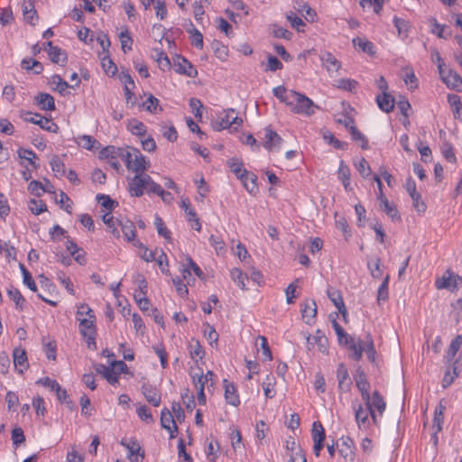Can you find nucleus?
<instances>
[{
	"label": "nucleus",
	"instance_id": "nucleus-1",
	"mask_svg": "<svg viewBox=\"0 0 462 462\" xmlns=\"http://www.w3.org/2000/svg\"><path fill=\"white\" fill-rule=\"evenodd\" d=\"M355 381L356 388L359 390L362 400L371 411V419L374 424L378 423L376 411L382 415L386 408V402L383 397L378 391H374L373 394L370 393V383L367 381L366 375L364 371L357 369L355 374Z\"/></svg>",
	"mask_w": 462,
	"mask_h": 462
},
{
	"label": "nucleus",
	"instance_id": "nucleus-2",
	"mask_svg": "<svg viewBox=\"0 0 462 462\" xmlns=\"http://www.w3.org/2000/svg\"><path fill=\"white\" fill-rule=\"evenodd\" d=\"M116 152L125 162L126 168L136 174L145 171L150 167V162L136 148L127 147L125 151Z\"/></svg>",
	"mask_w": 462,
	"mask_h": 462
},
{
	"label": "nucleus",
	"instance_id": "nucleus-3",
	"mask_svg": "<svg viewBox=\"0 0 462 462\" xmlns=\"http://www.w3.org/2000/svg\"><path fill=\"white\" fill-rule=\"evenodd\" d=\"M128 186L131 195L134 197H141L145 191L154 193L159 189V184L154 182L151 176L144 171L135 174L129 180Z\"/></svg>",
	"mask_w": 462,
	"mask_h": 462
},
{
	"label": "nucleus",
	"instance_id": "nucleus-4",
	"mask_svg": "<svg viewBox=\"0 0 462 462\" xmlns=\"http://www.w3.org/2000/svg\"><path fill=\"white\" fill-rule=\"evenodd\" d=\"M290 107L294 113L310 116L315 113L318 106H316L308 97L295 91V93L292 94V100Z\"/></svg>",
	"mask_w": 462,
	"mask_h": 462
},
{
	"label": "nucleus",
	"instance_id": "nucleus-5",
	"mask_svg": "<svg viewBox=\"0 0 462 462\" xmlns=\"http://www.w3.org/2000/svg\"><path fill=\"white\" fill-rule=\"evenodd\" d=\"M350 349L353 351L352 357L356 360H360L363 356V352L367 354V357L374 362L375 359V349L374 346V342L371 337L368 335L363 342L361 339L353 342L350 345Z\"/></svg>",
	"mask_w": 462,
	"mask_h": 462
},
{
	"label": "nucleus",
	"instance_id": "nucleus-6",
	"mask_svg": "<svg viewBox=\"0 0 462 462\" xmlns=\"http://www.w3.org/2000/svg\"><path fill=\"white\" fill-rule=\"evenodd\" d=\"M435 286L438 290L446 289L450 291H455L462 286V278L450 269H448L441 277L437 278Z\"/></svg>",
	"mask_w": 462,
	"mask_h": 462
},
{
	"label": "nucleus",
	"instance_id": "nucleus-7",
	"mask_svg": "<svg viewBox=\"0 0 462 462\" xmlns=\"http://www.w3.org/2000/svg\"><path fill=\"white\" fill-rule=\"evenodd\" d=\"M307 348L309 351L318 350L320 353L328 352V338L320 331L317 330L314 335L305 334Z\"/></svg>",
	"mask_w": 462,
	"mask_h": 462
},
{
	"label": "nucleus",
	"instance_id": "nucleus-8",
	"mask_svg": "<svg viewBox=\"0 0 462 462\" xmlns=\"http://www.w3.org/2000/svg\"><path fill=\"white\" fill-rule=\"evenodd\" d=\"M78 320L79 322V331L87 338L88 345L95 344L96 317L90 315L89 317L78 318Z\"/></svg>",
	"mask_w": 462,
	"mask_h": 462
},
{
	"label": "nucleus",
	"instance_id": "nucleus-9",
	"mask_svg": "<svg viewBox=\"0 0 462 462\" xmlns=\"http://www.w3.org/2000/svg\"><path fill=\"white\" fill-rule=\"evenodd\" d=\"M23 119L26 122H31L34 125H38L42 129L49 131L51 133H57L59 130V126L54 122H52L51 119L46 118L39 114L26 112L23 115Z\"/></svg>",
	"mask_w": 462,
	"mask_h": 462
},
{
	"label": "nucleus",
	"instance_id": "nucleus-10",
	"mask_svg": "<svg viewBox=\"0 0 462 462\" xmlns=\"http://www.w3.org/2000/svg\"><path fill=\"white\" fill-rule=\"evenodd\" d=\"M439 76L448 88L462 91V78L456 71L445 68Z\"/></svg>",
	"mask_w": 462,
	"mask_h": 462
},
{
	"label": "nucleus",
	"instance_id": "nucleus-11",
	"mask_svg": "<svg viewBox=\"0 0 462 462\" xmlns=\"http://www.w3.org/2000/svg\"><path fill=\"white\" fill-rule=\"evenodd\" d=\"M445 411H446V405L441 401L435 409L434 418L432 420V428L434 429L432 439H433V442L435 445H437V443H438L437 434L442 430Z\"/></svg>",
	"mask_w": 462,
	"mask_h": 462
},
{
	"label": "nucleus",
	"instance_id": "nucleus-12",
	"mask_svg": "<svg viewBox=\"0 0 462 462\" xmlns=\"http://www.w3.org/2000/svg\"><path fill=\"white\" fill-rule=\"evenodd\" d=\"M175 71L179 74L186 75L189 78H195L198 74L194 66L184 57L177 56L174 60Z\"/></svg>",
	"mask_w": 462,
	"mask_h": 462
},
{
	"label": "nucleus",
	"instance_id": "nucleus-13",
	"mask_svg": "<svg viewBox=\"0 0 462 462\" xmlns=\"http://www.w3.org/2000/svg\"><path fill=\"white\" fill-rule=\"evenodd\" d=\"M355 419L360 430H366L369 426V416L371 411L366 405L362 404L354 405Z\"/></svg>",
	"mask_w": 462,
	"mask_h": 462
},
{
	"label": "nucleus",
	"instance_id": "nucleus-14",
	"mask_svg": "<svg viewBox=\"0 0 462 462\" xmlns=\"http://www.w3.org/2000/svg\"><path fill=\"white\" fill-rule=\"evenodd\" d=\"M337 379L338 382V389L341 392L347 393L351 389L352 380L348 371L344 364H339L337 370Z\"/></svg>",
	"mask_w": 462,
	"mask_h": 462
},
{
	"label": "nucleus",
	"instance_id": "nucleus-15",
	"mask_svg": "<svg viewBox=\"0 0 462 462\" xmlns=\"http://www.w3.org/2000/svg\"><path fill=\"white\" fill-rule=\"evenodd\" d=\"M322 66L326 69L328 73L333 74L339 70L341 62L330 52H322L319 56Z\"/></svg>",
	"mask_w": 462,
	"mask_h": 462
},
{
	"label": "nucleus",
	"instance_id": "nucleus-16",
	"mask_svg": "<svg viewBox=\"0 0 462 462\" xmlns=\"http://www.w3.org/2000/svg\"><path fill=\"white\" fill-rule=\"evenodd\" d=\"M14 365L15 370L23 374L28 368L26 352L23 348L16 347L13 352Z\"/></svg>",
	"mask_w": 462,
	"mask_h": 462
},
{
	"label": "nucleus",
	"instance_id": "nucleus-17",
	"mask_svg": "<svg viewBox=\"0 0 462 462\" xmlns=\"http://www.w3.org/2000/svg\"><path fill=\"white\" fill-rule=\"evenodd\" d=\"M162 427L170 432V438L175 437L174 432L177 430V425L171 412L168 409H163L161 414Z\"/></svg>",
	"mask_w": 462,
	"mask_h": 462
},
{
	"label": "nucleus",
	"instance_id": "nucleus-18",
	"mask_svg": "<svg viewBox=\"0 0 462 462\" xmlns=\"http://www.w3.org/2000/svg\"><path fill=\"white\" fill-rule=\"evenodd\" d=\"M142 392L149 403L152 404L155 407L160 406L162 399L161 394L156 388L152 387L150 384L144 383L142 386Z\"/></svg>",
	"mask_w": 462,
	"mask_h": 462
},
{
	"label": "nucleus",
	"instance_id": "nucleus-19",
	"mask_svg": "<svg viewBox=\"0 0 462 462\" xmlns=\"http://www.w3.org/2000/svg\"><path fill=\"white\" fill-rule=\"evenodd\" d=\"M47 48L45 50L48 51L49 57L51 60L54 63L64 64L67 60V54L64 51L57 46H53L51 42H47Z\"/></svg>",
	"mask_w": 462,
	"mask_h": 462
},
{
	"label": "nucleus",
	"instance_id": "nucleus-20",
	"mask_svg": "<svg viewBox=\"0 0 462 462\" xmlns=\"http://www.w3.org/2000/svg\"><path fill=\"white\" fill-rule=\"evenodd\" d=\"M327 293L329 300L334 303L338 311L346 317V310L340 291L333 287H328Z\"/></svg>",
	"mask_w": 462,
	"mask_h": 462
},
{
	"label": "nucleus",
	"instance_id": "nucleus-21",
	"mask_svg": "<svg viewBox=\"0 0 462 462\" xmlns=\"http://www.w3.org/2000/svg\"><path fill=\"white\" fill-rule=\"evenodd\" d=\"M117 225L121 227L125 239L128 242L134 241L136 236L134 224L129 219L117 220Z\"/></svg>",
	"mask_w": 462,
	"mask_h": 462
},
{
	"label": "nucleus",
	"instance_id": "nucleus-22",
	"mask_svg": "<svg viewBox=\"0 0 462 462\" xmlns=\"http://www.w3.org/2000/svg\"><path fill=\"white\" fill-rule=\"evenodd\" d=\"M380 208L383 210L393 220H400L401 217L396 207L389 202L387 198L381 192L379 196Z\"/></svg>",
	"mask_w": 462,
	"mask_h": 462
},
{
	"label": "nucleus",
	"instance_id": "nucleus-23",
	"mask_svg": "<svg viewBox=\"0 0 462 462\" xmlns=\"http://www.w3.org/2000/svg\"><path fill=\"white\" fill-rule=\"evenodd\" d=\"M317 314L316 302L313 300H306L301 309V315L306 323L310 324Z\"/></svg>",
	"mask_w": 462,
	"mask_h": 462
},
{
	"label": "nucleus",
	"instance_id": "nucleus-24",
	"mask_svg": "<svg viewBox=\"0 0 462 462\" xmlns=\"http://www.w3.org/2000/svg\"><path fill=\"white\" fill-rule=\"evenodd\" d=\"M376 102L380 109L386 113L391 112L394 107V99L387 92L378 95L376 97Z\"/></svg>",
	"mask_w": 462,
	"mask_h": 462
},
{
	"label": "nucleus",
	"instance_id": "nucleus-25",
	"mask_svg": "<svg viewBox=\"0 0 462 462\" xmlns=\"http://www.w3.org/2000/svg\"><path fill=\"white\" fill-rule=\"evenodd\" d=\"M265 139L263 146L269 151L275 147H279L282 141L281 136L270 128L265 129Z\"/></svg>",
	"mask_w": 462,
	"mask_h": 462
},
{
	"label": "nucleus",
	"instance_id": "nucleus-26",
	"mask_svg": "<svg viewBox=\"0 0 462 462\" xmlns=\"http://www.w3.org/2000/svg\"><path fill=\"white\" fill-rule=\"evenodd\" d=\"M462 346V336L457 335L450 343L448 349L446 353L445 359L447 363H451Z\"/></svg>",
	"mask_w": 462,
	"mask_h": 462
},
{
	"label": "nucleus",
	"instance_id": "nucleus-27",
	"mask_svg": "<svg viewBox=\"0 0 462 462\" xmlns=\"http://www.w3.org/2000/svg\"><path fill=\"white\" fill-rule=\"evenodd\" d=\"M352 43L355 48H358L359 50H361L362 51H364L369 55H373L374 53V46L373 42H371L370 41H368L365 38H360V37L354 38L352 40Z\"/></svg>",
	"mask_w": 462,
	"mask_h": 462
},
{
	"label": "nucleus",
	"instance_id": "nucleus-28",
	"mask_svg": "<svg viewBox=\"0 0 462 462\" xmlns=\"http://www.w3.org/2000/svg\"><path fill=\"white\" fill-rule=\"evenodd\" d=\"M38 106L43 110L52 111L55 109L54 98L47 93H41L36 97Z\"/></svg>",
	"mask_w": 462,
	"mask_h": 462
},
{
	"label": "nucleus",
	"instance_id": "nucleus-29",
	"mask_svg": "<svg viewBox=\"0 0 462 462\" xmlns=\"http://www.w3.org/2000/svg\"><path fill=\"white\" fill-rule=\"evenodd\" d=\"M294 93L295 91L293 90L287 91L283 86H279L273 88V95L288 106L291 105L292 94Z\"/></svg>",
	"mask_w": 462,
	"mask_h": 462
},
{
	"label": "nucleus",
	"instance_id": "nucleus-30",
	"mask_svg": "<svg viewBox=\"0 0 462 462\" xmlns=\"http://www.w3.org/2000/svg\"><path fill=\"white\" fill-rule=\"evenodd\" d=\"M225 383H226V380ZM225 397L226 402L233 406H237L240 403L239 396L234 384H225Z\"/></svg>",
	"mask_w": 462,
	"mask_h": 462
},
{
	"label": "nucleus",
	"instance_id": "nucleus-31",
	"mask_svg": "<svg viewBox=\"0 0 462 462\" xmlns=\"http://www.w3.org/2000/svg\"><path fill=\"white\" fill-rule=\"evenodd\" d=\"M403 71L404 75L402 79L408 88L411 90L416 89L418 88V79L414 70L411 67H405Z\"/></svg>",
	"mask_w": 462,
	"mask_h": 462
},
{
	"label": "nucleus",
	"instance_id": "nucleus-32",
	"mask_svg": "<svg viewBox=\"0 0 462 462\" xmlns=\"http://www.w3.org/2000/svg\"><path fill=\"white\" fill-rule=\"evenodd\" d=\"M448 101L452 108L453 115L455 118L461 119L462 118V104L460 101V97L455 94H449L448 96Z\"/></svg>",
	"mask_w": 462,
	"mask_h": 462
},
{
	"label": "nucleus",
	"instance_id": "nucleus-33",
	"mask_svg": "<svg viewBox=\"0 0 462 462\" xmlns=\"http://www.w3.org/2000/svg\"><path fill=\"white\" fill-rule=\"evenodd\" d=\"M189 352L190 357L196 362H198V359H202L205 355L199 342L194 338H192L189 343Z\"/></svg>",
	"mask_w": 462,
	"mask_h": 462
},
{
	"label": "nucleus",
	"instance_id": "nucleus-34",
	"mask_svg": "<svg viewBox=\"0 0 462 462\" xmlns=\"http://www.w3.org/2000/svg\"><path fill=\"white\" fill-rule=\"evenodd\" d=\"M121 444L125 446L129 451V459L131 462H139L138 455L141 450L140 445L134 441L129 440L128 442L122 441Z\"/></svg>",
	"mask_w": 462,
	"mask_h": 462
},
{
	"label": "nucleus",
	"instance_id": "nucleus-35",
	"mask_svg": "<svg viewBox=\"0 0 462 462\" xmlns=\"http://www.w3.org/2000/svg\"><path fill=\"white\" fill-rule=\"evenodd\" d=\"M332 326L336 331V334L338 337V341L340 344H345L350 346V345L356 341L352 337L348 336L345 332L343 328L336 320L332 322Z\"/></svg>",
	"mask_w": 462,
	"mask_h": 462
},
{
	"label": "nucleus",
	"instance_id": "nucleus-36",
	"mask_svg": "<svg viewBox=\"0 0 462 462\" xmlns=\"http://www.w3.org/2000/svg\"><path fill=\"white\" fill-rule=\"evenodd\" d=\"M152 57L156 60L162 69H169L171 62L167 55L160 49H153Z\"/></svg>",
	"mask_w": 462,
	"mask_h": 462
},
{
	"label": "nucleus",
	"instance_id": "nucleus-37",
	"mask_svg": "<svg viewBox=\"0 0 462 462\" xmlns=\"http://www.w3.org/2000/svg\"><path fill=\"white\" fill-rule=\"evenodd\" d=\"M353 440L350 438L343 440L342 448H339V454L346 459L354 460L355 452L353 448Z\"/></svg>",
	"mask_w": 462,
	"mask_h": 462
},
{
	"label": "nucleus",
	"instance_id": "nucleus-38",
	"mask_svg": "<svg viewBox=\"0 0 462 462\" xmlns=\"http://www.w3.org/2000/svg\"><path fill=\"white\" fill-rule=\"evenodd\" d=\"M128 130L135 135H144L146 133V126L137 119H132L127 125Z\"/></svg>",
	"mask_w": 462,
	"mask_h": 462
},
{
	"label": "nucleus",
	"instance_id": "nucleus-39",
	"mask_svg": "<svg viewBox=\"0 0 462 462\" xmlns=\"http://www.w3.org/2000/svg\"><path fill=\"white\" fill-rule=\"evenodd\" d=\"M142 106L149 111L150 113L156 114L158 111H162V107L159 106V100L152 95H150L148 98L143 102Z\"/></svg>",
	"mask_w": 462,
	"mask_h": 462
},
{
	"label": "nucleus",
	"instance_id": "nucleus-40",
	"mask_svg": "<svg viewBox=\"0 0 462 462\" xmlns=\"http://www.w3.org/2000/svg\"><path fill=\"white\" fill-rule=\"evenodd\" d=\"M231 277L235 282L242 289H246V281H248L247 276L238 268H234L231 271Z\"/></svg>",
	"mask_w": 462,
	"mask_h": 462
},
{
	"label": "nucleus",
	"instance_id": "nucleus-41",
	"mask_svg": "<svg viewBox=\"0 0 462 462\" xmlns=\"http://www.w3.org/2000/svg\"><path fill=\"white\" fill-rule=\"evenodd\" d=\"M78 144L87 150H92L95 148L98 142L91 135L84 134L78 137Z\"/></svg>",
	"mask_w": 462,
	"mask_h": 462
},
{
	"label": "nucleus",
	"instance_id": "nucleus-42",
	"mask_svg": "<svg viewBox=\"0 0 462 462\" xmlns=\"http://www.w3.org/2000/svg\"><path fill=\"white\" fill-rule=\"evenodd\" d=\"M274 377L273 375H267L266 379L263 383V389L266 398L271 399L274 397Z\"/></svg>",
	"mask_w": 462,
	"mask_h": 462
},
{
	"label": "nucleus",
	"instance_id": "nucleus-43",
	"mask_svg": "<svg viewBox=\"0 0 462 462\" xmlns=\"http://www.w3.org/2000/svg\"><path fill=\"white\" fill-rule=\"evenodd\" d=\"M134 246L139 247L142 252L140 253V257L145 262H152L155 260V255L157 254L156 251H152L145 247L141 242L136 241Z\"/></svg>",
	"mask_w": 462,
	"mask_h": 462
},
{
	"label": "nucleus",
	"instance_id": "nucleus-44",
	"mask_svg": "<svg viewBox=\"0 0 462 462\" xmlns=\"http://www.w3.org/2000/svg\"><path fill=\"white\" fill-rule=\"evenodd\" d=\"M231 171L239 178L244 179L247 175V171L243 169V163L236 159H231L228 162Z\"/></svg>",
	"mask_w": 462,
	"mask_h": 462
},
{
	"label": "nucleus",
	"instance_id": "nucleus-45",
	"mask_svg": "<svg viewBox=\"0 0 462 462\" xmlns=\"http://www.w3.org/2000/svg\"><path fill=\"white\" fill-rule=\"evenodd\" d=\"M119 39L122 50L125 53L132 50L133 40L127 29L120 32Z\"/></svg>",
	"mask_w": 462,
	"mask_h": 462
},
{
	"label": "nucleus",
	"instance_id": "nucleus-46",
	"mask_svg": "<svg viewBox=\"0 0 462 462\" xmlns=\"http://www.w3.org/2000/svg\"><path fill=\"white\" fill-rule=\"evenodd\" d=\"M51 170L55 176L62 177L65 174V165L58 156H53L51 161Z\"/></svg>",
	"mask_w": 462,
	"mask_h": 462
},
{
	"label": "nucleus",
	"instance_id": "nucleus-47",
	"mask_svg": "<svg viewBox=\"0 0 462 462\" xmlns=\"http://www.w3.org/2000/svg\"><path fill=\"white\" fill-rule=\"evenodd\" d=\"M271 33L276 38L286 39V40H291V38L292 36V32H291L290 31H288L285 28L278 26L276 24H274L271 27Z\"/></svg>",
	"mask_w": 462,
	"mask_h": 462
},
{
	"label": "nucleus",
	"instance_id": "nucleus-48",
	"mask_svg": "<svg viewBox=\"0 0 462 462\" xmlns=\"http://www.w3.org/2000/svg\"><path fill=\"white\" fill-rule=\"evenodd\" d=\"M335 218H336L337 228L341 230L343 232V234L345 235L346 239H347L351 236V234L348 229V224H347L346 219L344 217L339 216L337 213L335 214Z\"/></svg>",
	"mask_w": 462,
	"mask_h": 462
},
{
	"label": "nucleus",
	"instance_id": "nucleus-49",
	"mask_svg": "<svg viewBox=\"0 0 462 462\" xmlns=\"http://www.w3.org/2000/svg\"><path fill=\"white\" fill-rule=\"evenodd\" d=\"M181 399L183 401V403L185 404L187 411L191 412L195 408L193 393L189 389H185L181 393Z\"/></svg>",
	"mask_w": 462,
	"mask_h": 462
},
{
	"label": "nucleus",
	"instance_id": "nucleus-50",
	"mask_svg": "<svg viewBox=\"0 0 462 462\" xmlns=\"http://www.w3.org/2000/svg\"><path fill=\"white\" fill-rule=\"evenodd\" d=\"M7 293L10 299L15 303L16 307L22 309L25 300L21 292L16 288L12 287L8 290Z\"/></svg>",
	"mask_w": 462,
	"mask_h": 462
},
{
	"label": "nucleus",
	"instance_id": "nucleus-51",
	"mask_svg": "<svg viewBox=\"0 0 462 462\" xmlns=\"http://www.w3.org/2000/svg\"><path fill=\"white\" fill-rule=\"evenodd\" d=\"M231 445L235 451L243 448L242 445V435L238 429H234L230 434Z\"/></svg>",
	"mask_w": 462,
	"mask_h": 462
},
{
	"label": "nucleus",
	"instance_id": "nucleus-52",
	"mask_svg": "<svg viewBox=\"0 0 462 462\" xmlns=\"http://www.w3.org/2000/svg\"><path fill=\"white\" fill-rule=\"evenodd\" d=\"M388 282H389V275H386L383 283L378 288L377 301L379 303L381 301H385L388 299Z\"/></svg>",
	"mask_w": 462,
	"mask_h": 462
},
{
	"label": "nucleus",
	"instance_id": "nucleus-53",
	"mask_svg": "<svg viewBox=\"0 0 462 462\" xmlns=\"http://www.w3.org/2000/svg\"><path fill=\"white\" fill-rule=\"evenodd\" d=\"M209 243L214 247L217 254H224L226 251V245L223 239L214 235L210 236Z\"/></svg>",
	"mask_w": 462,
	"mask_h": 462
},
{
	"label": "nucleus",
	"instance_id": "nucleus-54",
	"mask_svg": "<svg viewBox=\"0 0 462 462\" xmlns=\"http://www.w3.org/2000/svg\"><path fill=\"white\" fill-rule=\"evenodd\" d=\"M102 219L104 223L107 226V227L110 229L114 236L118 238L120 236V234L115 226L116 223L114 221L113 216L109 212H107L103 215Z\"/></svg>",
	"mask_w": 462,
	"mask_h": 462
},
{
	"label": "nucleus",
	"instance_id": "nucleus-55",
	"mask_svg": "<svg viewBox=\"0 0 462 462\" xmlns=\"http://www.w3.org/2000/svg\"><path fill=\"white\" fill-rule=\"evenodd\" d=\"M311 435H312L313 440H316V439L324 440L325 439V430H324L322 424L319 421H315L312 424Z\"/></svg>",
	"mask_w": 462,
	"mask_h": 462
},
{
	"label": "nucleus",
	"instance_id": "nucleus-56",
	"mask_svg": "<svg viewBox=\"0 0 462 462\" xmlns=\"http://www.w3.org/2000/svg\"><path fill=\"white\" fill-rule=\"evenodd\" d=\"M205 329L204 334L207 337L209 344L212 346L214 343L216 344L218 340V334L215 330V328L210 326L208 323L204 324Z\"/></svg>",
	"mask_w": 462,
	"mask_h": 462
},
{
	"label": "nucleus",
	"instance_id": "nucleus-57",
	"mask_svg": "<svg viewBox=\"0 0 462 462\" xmlns=\"http://www.w3.org/2000/svg\"><path fill=\"white\" fill-rule=\"evenodd\" d=\"M136 412L138 417L146 423L153 422V417L147 406L142 405L138 407Z\"/></svg>",
	"mask_w": 462,
	"mask_h": 462
},
{
	"label": "nucleus",
	"instance_id": "nucleus-58",
	"mask_svg": "<svg viewBox=\"0 0 462 462\" xmlns=\"http://www.w3.org/2000/svg\"><path fill=\"white\" fill-rule=\"evenodd\" d=\"M356 168L364 178L368 177L371 173L369 163L365 158H361L356 163Z\"/></svg>",
	"mask_w": 462,
	"mask_h": 462
},
{
	"label": "nucleus",
	"instance_id": "nucleus-59",
	"mask_svg": "<svg viewBox=\"0 0 462 462\" xmlns=\"http://www.w3.org/2000/svg\"><path fill=\"white\" fill-rule=\"evenodd\" d=\"M29 208L35 215H39L47 210L46 205L42 200L36 199L30 200Z\"/></svg>",
	"mask_w": 462,
	"mask_h": 462
},
{
	"label": "nucleus",
	"instance_id": "nucleus-60",
	"mask_svg": "<svg viewBox=\"0 0 462 462\" xmlns=\"http://www.w3.org/2000/svg\"><path fill=\"white\" fill-rule=\"evenodd\" d=\"M101 63H102V67L105 69L106 74H108V75L116 74L117 68L109 57L104 56L102 58Z\"/></svg>",
	"mask_w": 462,
	"mask_h": 462
},
{
	"label": "nucleus",
	"instance_id": "nucleus-61",
	"mask_svg": "<svg viewBox=\"0 0 462 462\" xmlns=\"http://www.w3.org/2000/svg\"><path fill=\"white\" fill-rule=\"evenodd\" d=\"M185 213L187 215L188 221L190 222L191 227L197 231H199L201 229V224L199 222V217H197L196 212L192 208H190Z\"/></svg>",
	"mask_w": 462,
	"mask_h": 462
},
{
	"label": "nucleus",
	"instance_id": "nucleus-62",
	"mask_svg": "<svg viewBox=\"0 0 462 462\" xmlns=\"http://www.w3.org/2000/svg\"><path fill=\"white\" fill-rule=\"evenodd\" d=\"M154 225H155L157 232L160 236H163L166 239L170 238L171 232L164 226V223L160 217L156 216L155 220H154Z\"/></svg>",
	"mask_w": 462,
	"mask_h": 462
},
{
	"label": "nucleus",
	"instance_id": "nucleus-63",
	"mask_svg": "<svg viewBox=\"0 0 462 462\" xmlns=\"http://www.w3.org/2000/svg\"><path fill=\"white\" fill-rule=\"evenodd\" d=\"M411 198L412 199L413 208L416 209V211L420 214L424 213L426 210V204L420 200V194L418 192L411 194Z\"/></svg>",
	"mask_w": 462,
	"mask_h": 462
},
{
	"label": "nucleus",
	"instance_id": "nucleus-64",
	"mask_svg": "<svg viewBox=\"0 0 462 462\" xmlns=\"http://www.w3.org/2000/svg\"><path fill=\"white\" fill-rule=\"evenodd\" d=\"M52 84L56 85L55 89L62 95L65 94L67 88L69 87V84L64 81L59 75L52 77Z\"/></svg>",
	"mask_w": 462,
	"mask_h": 462
}]
</instances>
